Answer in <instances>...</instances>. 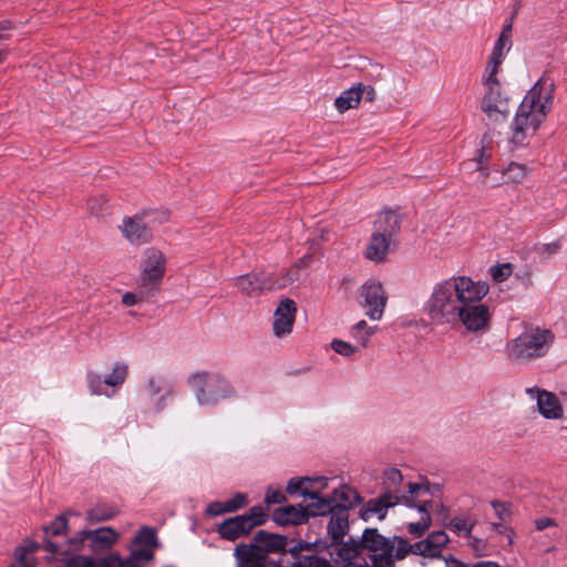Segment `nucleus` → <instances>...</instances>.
Masks as SVG:
<instances>
[{"instance_id":"f257e3e1","label":"nucleus","mask_w":567,"mask_h":567,"mask_svg":"<svg viewBox=\"0 0 567 567\" xmlns=\"http://www.w3.org/2000/svg\"><path fill=\"white\" fill-rule=\"evenodd\" d=\"M554 103V83L540 78L526 93L518 106L508 141L511 151L528 144V138L535 134L546 118Z\"/></svg>"},{"instance_id":"f03ea898","label":"nucleus","mask_w":567,"mask_h":567,"mask_svg":"<svg viewBox=\"0 0 567 567\" xmlns=\"http://www.w3.org/2000/svg\"><path fill=\"white\" fill-rule=\"evenodd\" d=\"M475 280L467 276H453L436 282L424 303V312L437 326H456V316L474 287Z\"/></svg>"},{"instance_id":"7ed1b4c3","label":"nucleus","mask_w":567,"mask_h":567,"mask_svg":"<svg viewBox=\"0 0 567 567\" xmlns=\"http://www.w3.org/2000/svg\"><path fill=\"white\" fill-rule=\"evenodd\" d=\"M555 342L550 329L538 326H527L515 338L505 344L506 358L516 364H529L545 358Z\"/></svg>"},{"instance_id":"20e7f679","label":"nucleus","mask_w":567,"mask_h":567,"mask_svg":"<svg viewBox=\"0 0 567 567\" xmlns=\"http://www.w3.org/2000/svg\"><path fill=\"white\" fill-rule=\"evenodd\" d=\"M488 291L487 282L475 281L456 316V326L462 324L467 332L481 336L491 329L492 311L489 306L483 302Z\"/></svg>"},{"instance_id":"39448f33","label":"nucleus","mask_w":567,"mask_h":567,"mask_svg":"<svg viewBox=\"0 0 567 567\" xmlns=\"http://www.w3.org/2000/svg\"><path fill=\"white\" fill-rule=\"evenodd\" d=\"M287 538L282 535L259 530L250 545H237L235 556L239 567H279L268 560V553L285 550Z\"/></svg>"},{"instance_id":"423d86ee","label":"nucleus","mask_w":567,"mask_h":567,"mask_svg":"<svg viewBox=\"0 0 567 567\" xmlns=\"http://www.w3.org/2000/svg\"><path fill=\"white\" fill-rule=\"evenodd\" d=\"M188 384L200 406L216 405L237 395L229 380L217 371L195 372L188 378Z\"/></svg>"},{"instance_id":"0eeeda50","label":"nucleus","mask_w":567,"mask_h":567,"mask_svg":"<svg viewBox=\"0 0 567 567\" xmlns=\"http://www.w3.org/2000/svg\"><path fill=\"white\" fill-rule=\"evenodd\" d=\"M400 230V218L391 212H383L379 215L374 224V230L371 240L365 249L364 256L374 262H381L385 259L394 245V236Z\"/></svg>"},{"instance_id":"6e6552de","label":"nucleus","mask_w":567,"mask_h":567,"mask_svg":"<svg viewBox=\"0 0 567 567\" xmlns=\"http://www.w3.org/2000/svg\"><path fill=\"white\" fill-rule=\"evenodd\" d=\"M498 73L484 72L482 85L484 89L481 109L489 120L504 121L508 117L509 97L503 90Z\"/></svg>"},{"instance_id":"1a4fd4ad","label":"nucleus","mask_w":567,"mask_h":567,"mask_svg":"<svg viewBox=\"0 0 567 567\" xmlns=\"http://www.w3.org/2000/svg\"><path fill=\"white\" fill-rule=\"evenodd\" d=\"M266 513L261 506H252L247 513L225 519L218 525L217 532L227 540H236L247 535L252 528L266 520Z\"/></svg>"},{"instance_id":"9d476101","label":"nucleus","mask_w":567,"mask_h":567,"mask_svg":"<svg viewBox=\"0 0 567 567\" xmlns=\"http://www.w3.org/2000/svg\"><path fill=\"white\" fill-rule=\"evenodd\" d=\"M166 272V257L155 247H148L143 251L138 281L155 290L159 291L162 280Z\"/></svg>"},{"instance_id":"9b49d317","label":"nucleus","mask_w":567,"mask_h":567,"mask_svg":"<svg viewBox=\"0 0 567 567\" xmlns=\"http://www.w3.org/2000/svg\"><path fill=\"white\" fill-rule=\"evenodd\" d=\"M152 214L142 213L131 217H124L118 227L122 235L133 245L141 246L150 243L153 238L151 227Z\"/></svg>"},{"instance_id":"f8f14e48","label":"nucleus","mask_w":567,"mask_h":567,"mask_svg":"<svg viewBox=\"0 0 567 567\" xmlns=\"http://www.w3.org/2000/svg\"><path fill=\"white\" fill-rule=\"evenodd\" d=\"M361 302L365 309V315L371 320H380L383 316L388 296L382 285L377 280H368L360 289Z\"/></svg>"},{"instance_id":"ddd939ff","label":"nucleus","mask_w":567,"mask_h":567,"mask_svg":"<svg viewBox=\"0 0 567 567\" xmlns=\"http://www.w3.org/2000/svg\"><path fill=\"white\" fill-rule=\"evenodd\" d=\"M399 503H403L408 507L414 506L412 498L409 496H400L393 492H384L378 498L370 499L361 509L360 516L365 522L374 515L382 520L385 518L388 509Z\"/></svg>"},{"instance_id":"4468645a","label":"nucleus","mask_w":567,"mask_h":567,"mask_svg":"<svg viewBox=\"0 0 567 567\" xmlns=\"http://www.w3.org/2000/svg\"><path fill=\"white\" fill-rule=\"evenodd\" d=\"M118 533L112 527H101L93 530H81L72 539L73 544H81L90 540V548L95 551H103L111 548L117 540Z\"/></svg>"},{"instance_id":"2eb2a0df","label":"nucleus","mask_w":567,"mask_h":567,"mask_svg":"<svg viewBox=\"0 0 567 567\" xmlns=\"http://www.w3.org/2000/svg\"><path fill=\"white\" fill-rule=\"evenodd\" d=\"M297 313V306L292 299L281 300L274 313L272 330L276 337L281 338L292 331Z\"/></svg>"},{"instance_id":"dca6fc26","label":"nucleus","mask_w":567,"mask_h":567,"mask_svg":"<svg viewBox=\"0 0 567 567\" xmlns=\"http://www.w3.org/2000/svg\"><path fill=\"white\" fill-rule=\"evenodd\" d=\"M449 540L444 530L433 532L425 539L414 544V554L429 558H443L441 551Z\"/></svg>"},{"instance_id":"f3484780","label":"nucleus","mask_w":567,"mask_h":567,"mask_svg":"<svg viewBox=\"0 0 567 567\" xmlns=\"http://www.w3.org/2000/svg\"><path fill=\"white\" fill-rule=\"evenodd\" d=\"M534 392L537 393L538 411L544 417L557 420L563 416V406L554 393L546 390L527 389V393L533 394Z\"/></svg>"},{"instance_id":"a211bd4d","label":"nucleus","mask_w":567,"mask_h":567,"mask_svg":"<svg viewBox=\"0 0 567 567\" xmlns=\"http://www.w3.org/2000/svg\"><path fill=\"white\" fill-rule=\"evenodd\" d=\"M329 514L328 535L331 543L339 542L343 539L349 530V511L344 506H336Z\"/></svg>"},{"instance_id":"6ab92c4d","label":"nucleus","mask_w":567,"mask_h":567,"mask_svg":"<svg viewBox=\"0 0 567 567\" xmlns=\"http://www.w3.org/2000/svg\"><path fill=\"white\" fill-rule=\"evenodd\" d=\"M309 549V545L307 543L300 542L296 546L289 549L291 555L296 558V564L298 567H332L331 564L316 554H301L302 549ZM343 567H365L361 564H349Z\"/></svg>"},{"instance_id":"aec40b11","label":"nucleus","mask_w":567,"mask_h":567,"mask_svg":"<svg viewBox=\"0 0 567 567\" xmlns=\"http://www.w3.org/2000/svg\"><path fill=\"white\" fill-rule=\"evenodd\" d=\"M331 546L333 547L330 553L332 559L336 563H344V565L353 564L351 560L359 555L361 549L360 543L352 538L348 542H343V539L333 542Z\"/></svg>"},{"instance_id":"412c9836","label":"nucleus","mask_w":567,"mask_h":567,"mask_svg":"<svg viewBox=\"0 0 567 567\" xmlns=\"http://www.w3.org/2000/svg\"><path fill=\"white\" fill-rule=\"evenodd\" d=\"M272 519L281 526L301 525L308 520V515L302 507L288 505L274 511Z\"/></svg>"},{"instance_id":"4be33fe9","label":"nucleus","mask_w":567,"mask_h":567,"mask_svg":"<svg viewBox=\"0 0 567 567\" xmlns=\"http://www.w3.org/2000/svg\"><path fill=\"white\" fill-rule=\"evenodd\" d=\"M328 480L323 476L318 477H302V478H291L287 485V493L290 495L300 494L305 498L311 492V488L318 486V489H323L327 487Z\"/></svg>"},{"instance_id":"5701e85b","label":"nucleus","mask_w":567,"mask_h":567,"mask_svg":"<svg viewBox=\"0 0 567 567\" xmlns=\"http://www.w3.org/2000/svg\"><path fill=\"white\" fill-rule=\"evenodd\" d=\"M415 508H417L420 518L417 522L409 523L406 528L408 532L414 537H421L425 534V532L430 528L432 518L430 514V508L432 507L431 501H423L420 503H414Z\"/></svg>"},{"instance_id":"b1692460","label":"nucleus","mask_w":567,"mask_h":567,"mask_svg":"<svg viewBox=\"0 0 567 567\" xmlns=\"http://www.w3.org/2000/svg\"><path fill=\"white\" fill-rule=\"evenodd\" d=\"M62 560L64 561L66 567H112V561H117L120 566H123V561L120 558L118 555L114 554L110 557H104L101 559H94L92 557L87 556H72V557H63Z\"/></svg>"},{"instance_id":"393cba45","label":"nucleus","mask_w":567,"mask_h":567,"mask_svg":"<svg viewBox=\"0 0 567 567\" xmlns=\"http://www.w3.org/2000/svg\"><path fill=\"white\" fill-rule=\"evenodd\" d=\"M234 285L238 290L249 297H259L264 291L261 288L259 272H249L234 278Z\"/></svg>"},{"instance_id":"a878e982","label":"nucleus","mask_w":567,"mask_h":567,"mask_svg":"<svg viewBox=\"0 0 567 567\" xmlns=\"http://www.w3.org/2000/svg\"><path fill=\"white\" fill-rule=\"evenodd\" d=\"M309 503L303 508L309 516H321L331 513L336 506L333 505L332 498L321 497L319 491H311L307 496Z\"/></svg>"},{"instance_id":"bb28decb","label":"nucleus","mask_w":567,"mask_h":567,"mask_svg":"<svg viewBox=\"0 0 567 567\" xmlns=\"http://www.w3.org/2000/svg\"><path fill=\"white\" fill-rule=\"evenodd\" d=\"M362 97L363 91L361 90V84L353 85L343 91L341 95L336 99L334 105L339 112L343 113L350 109L357 107Z\"/></svg>"},{"instance_id":"cd10ccee","label":"nucleus","mask_w":567,"mask_h":567,"mask_svg":"<svg viewBox=\"0 0 567 567\" xmlns=\"http://www.w3.org/2000/svg\"><path fill=\"white\" fill-rule=\"evenodd\" d=\"M509 35H505L504 33H501L499 38L497 39L492 54L487 61V64L485 66L486 72L492 73H498L501 69V64L504 59V50L509 47Z\"/></svg>"},{"instance_id":"c85d7f7f","label":"nucleus","mask_w":567,"mask_h":567,"mask_svg":"<svg viewBox=\"0 0 567 567\" xmlns=\"http://www.w3.org/2000/svg\"><path fill=\"white\" fill-rule=\"evenodd\" d=\"M157 292L137 280L134 291H127L122 296V303L125 307H133L147 302Z\"/></svg>"},{"instance_id":"c756f323","label":"nucleus","mask_w":567,"mask_h":567,"mask_svg":"<svg viewBox=\"0 0 567 567\" xmlns=\"http://www.w3.org/2000/svg\"><path fill=\"white\" fill-rule=\"evenodd\" d=\"M10 567H35V542L29 540L14 550V561Z\"/></svg>"},{"instance_id":"7c9ffc66","label":"nucleus","mask_w":567,"mask_h":567,"mask_svg":"<svg viewBox=\"0 0 567 567\" xmlns=\"http://www.w3.org/2000/svg\"><path fill=\"white\" fill-rule=\"evenodd\" d=\"M392 543L384 538L382 535L378 533L377 529L367 528L363 532L360 545L361 547L368 548L372 551H378L383 548H386Z\"/></svg>"},{"instance_id":"2f4dec72","label":"nucleus","mask_w":567,"mask_h":567,"mask_svg":"<svg viewBox=\"0 0 567 567\" xmlns=\"http://www.w3.org/2000/svg\"><path fill=\"white\" fill-rule=\"evenodd\" d=\"M128 375V365L124 362H115L112 369V372L104 377L105 385L112 388L115 392V389H118L127 379Z\"/></svg>"},{"instance_id":"473e14b6","label":"nucleus","mask_w":567,"mask_h":567,"mask_svg":"<svg viewBox=\"0 0 567 567\" xmlns=\"http://www.w3.org/2000/svg\"><path fill=\"white\" fill-rule=\"evenodd\" d=\"M331 498L334 506H344L347 511L360 501L359 494L348 486L334 489Z\"/></svg>"},{"instance_id":"72a5a7b5","label":"nucleus","mask_w":567,"mask_h":567,"mask_svg":"<svg viewBox=\"0 0 567 567\" xmlns=\"http://www.w3.org/2000/svg\"><path fill=\"white\" fill-rule=\"evenodd\" d=\"M374 333V328L369 327L364 320H360L351 328L352 338L359 343L360 349L369 344L370 337Z\"/></svg>"},{"instance_id":"f704fd0d","label":"nucleus","mask_w":567,"mask_h":567,"mask_svg":"<svg viewBox=\"0 0 567 567\" xmlns=\"http://www.w3.org/2000/svg\"><path fill=\"white\" fill-rule=\"evenodd\" d=\"M86 383L90 392L94 395L112 396L114 394V391H107L104 379H102L101 375L96 372H87Z\"/></svg>"},{"instance_id":"c9c22d12","label":"nucleus","mask_w":567,"mask_h":567,"mask_svg":"<svg viewBox=\"0 0 567 567\" xmlns=\"http://www.w3.org/2000/svg\"><path fill=\"white\" fill-rule=\"evenodd\" d=\"M259 276L262 291H270L285 288V286H281V276L275 274L271 270H261L259 271Z\"/></svg>"},{"instance_id":"e433bc0d","label":"nucleus","mask_w":567,"mask_h":567,"mask_svg":"<svg viewBox=\"0 0 567 567\" xmlns=\"http://www.w3.org/2000/svg\"><path fill=\"white\" fill-rule=\"evenodd\" d=\"M116 515V512L112 508L96 506L86 513V519L91 524L105 522L113 518Z\"/></svg>"},{"instance_id":"4c0bfd02","label":"nucleus","mask_w":567,"mask_h":567,"mask_svg":"<svg viewBox=\"0 0 567 567\" xmlns=\"http://www.w3.org/2000/svg\"><path fill=\"white\" fill-rule=\"evenodd\" d=\"M527 173L528 171L525 165L513 162L507 166L503 175L508 182L519 183L526 177Z\"/></svg>"},{"instance_id":"58836bf2","label":"nucleus","mask_w":567,"mask_h":567,"mask_svg":"<svg viewBox=\"0 0 567 567\" xmlns=\"http://www.w3.org/2000/svg\"><path fill=\"white\" fill-rule=\"evenodd\" d=\"M380 554L373 556L374 567H392L394 565V544L389 545L386 548L380 550Z\"/></svg>"},{"instance_id":"ea45409f","label":"nucleus","mask_w":567,"mask_h":567,"mask_svg":"<svg viewBox=\"0 0 567 567\" xmlns=\"http://www.w3.org/2000/svg\"><path fill=\"white\" fill-rule=\"evenodd\" d=\"M474 526L475 520L464 516H456L450 523V527L453 532L464 533L465 536H470Z\"/></svg>"},{"instance_id":"a19ab883","label":"nucleus","mask_w":567,"mask_h":567,"mask_svg":"<svg viewBox=\"0 0 567 567\" xmlns=\"http://www.w3.org/2000/svg\"><path fill=\"white\" fill-rule=\"evenodd\" d=\"M403 481V476L398 468H388L383 473V485L388 489L386 492H393Z\"/></svg>"},{"instance_id":"79ce46f5","label":"nucleus","mask_w":567,"mask_h":567,"mask_svg":"<svg viewBox=\"0 0 567 567\" xmlns=\"http://www.w3.org/2000/svg\"><path fill=\"white\" fill-rule=\"evenodd\" d=\"M488 272L494 281L503 282L507 280L513 274V266L507 262L494 265L489 268Z\"/></svg>"},{"instance_id":"37998d69","label":"nucleus","mask_w":567,"mask_h":567,"mask_svg":"<svg viewBox=\"0 0 567 567\" xmlns=\"http://www.w3.org/2000/svg\"><path fill=\"white\" fill-rule=\"evenodd\" d=\"M331 348L338 354L347 358L354 355L360 350V348L340 339H333L331 341Z\"/></svg>"},{"instance_id":"c03bdc74","label":"nucleus","mask_w":567,"mask_h":567,"mask_svg":"<svg viewBox=\"0 0 567 567\" xmlns=\"http://www.w3.org/2000/svg\"><path fill=\"white\" fill-rule=\"evenodd\" d=\"M561 248L560 241H553L547 244H540L535 247L536 252L542 258L546 259L556 255Z\"/></svg>"},{"instance_id":"a18cd8bd","label":"nucleus","mask_w":567,"mask_h":567,"mask_svg":"<svg viewBox=\"0 0 567 567\" xmlns=\"http://www.w3.org/2000/svg\"><path fill=\"white\" fill-rule=\"evenodd\" d=\"M66 527L68 520L63 515H61L58 516L49 526L44 527V533L45 535L56 536L64 533Z\"/></svg>"},{"instance_id":"49530a36","label":"nucleus","mask_w":567,"mask_h":567,"mask_svg":"<svg viewBox=\"0 0 567 567\" xmlns=\"http://www.w3.org/2000/svg\"><path fill=\"white\" fill-rule=\"evenodd\" d=\"M135 543L145 544V545H154L156 543L155 530L151 527L141 528L135 538Z\"/></svg>"},{"instance_id":"de8ad7c7","label":"nucleus","mask_w":567,"mask_h":567,"mask_svg":"<svg viewBox=\"0 0 567 567\" xmlns=\"http://www.w3.org/2000/svg\"><path fill=\"white\" fill-rule=\"evenodd\" d=\"M409 553L414 554V544L411 545L408 540L400 538L398 540L396 547L394 546L393 554H394L395 560L403 559Z\"/></svg>"},{"instance_id":"09e8293b","label":"nucleus","mask_w":567,"mask_h":567,"mask_svg":"<svg viewBox=\"0 0 567 567\" xmlns=\"http://www.w3.org/2000/svg\"><path fill=\"white\" fill-rule=\"evenodd\" d=\"M227 513L236 512L247 505V496L243 493H237L230 499L226 501Z\"/></svg>"},{"instance_id":"8fccbe9b","label":"nucleus","mask_w":567,"mask_h":567,"mask_svg":"<svg viewBox=\"0 0 567 567\" xmlns=\"http://www.w3.org/2000/svg\"><path fill=\"white\" fill-rule=\"evenodd\" d=\"M287 501L286 498V495L280 489H275V488H271L269 487L266 492V496H265V502L268 504V505H271V504H281V503H285Z\"/></svg>"},{"instance_id":"3c124183","label":"nucleus","mask_w":567,"mask_h":567,"mask_svg":"<svg viewBox=\"0 0 567 567\" xmlns=\"http://www.w3.org/2000/svg\"><path fill=\"white\" fill-rule=\"evenodd\" d=\"M163 389L164 380L162 378L152 377L148 379L146 390L151 396L159 394Z\"/></svg>"},{"instance_id":"603ef678","label":"nucleus","mask_w":567,"mask_h":567,"mask_svg":"<svg viewBox=\"0 0 567 567\" xmlns=\"http://www.w3.org/2000/svg\"><path fill=\"white\" fill-rule=\"evenodd\" d=\"M535 529L538 532L548 529V528H558V524L554 518L542 516L535 519Z\"/></svg>"},{"instance_id":"864d4df0","label":"nucleus","mask_w":567,"mask_h":567,"mask_svg":"<svg viewBox=\"0 0 567 567\" xmlns=\"http://www.w3.org/2000/svg\"><path fill=\"white\" fill-rule=\"evenodd\" d=\"M299 271H300V269L297 268L296 266H293L289 270L281 274L280 275L281 276V286H285V288H286L293 281H296L299 278Z\"/></svg>"},{"instance_id":"5fc2aeb1","label":"nucleus","mask_w":567,"mask_h":567,"mask_svg":"<svg viewBox=\"0 0 567 567\" xmlns=\"http://www.w3.org/2000/svg\"><path fill=\"white\" fill-rule=\"evenodd\" d=\"M492 506L493 508L495 509V514L496 516L501 519V520H505L506 518L509 517L511 515V512H509V507L507 504L505 503H501L498 501H493L492 502Z\"/></svg>"},{"instance_id":"6e6d98bb","label":"nucleus","mask_w":567,"mask_h":567,"mask_svg":"<svg viewBox=\"0 0 567 567\" xmlns=\"http://www.w3.org/2000/svg\"><path fill=\"white\" fill-rule=\"evenodd\" d=\"M226 502H213L207 506L206 513L209 516H218L227 513Z\"/></svg>"},{"instance_id":"4d7b16f0","label":"nucleus","mask_w":567,"mask_h":567,"mask_svg":"<svg viewBox=\"0 0 567 567\" xmlns=\"http://www.w3.org/2000/svg\"><path fill=\"white\" fill-rule=\"evenodd\" d=\"M175 395V392L172 388H167L163 395L158 399L155 410L156 412H161L167 405V402L171 401Z\"/></svg>"},{"instance_id":"13d9d810","label":"nucleus","mask_w":567,"mask_h":567,"mask_svg":"<svg viewBox=\"0 0 567 567\" xmlns=\"http://www.w3.org/2000/svg\"><path fill=\"white\" fill-rule=\"evenodd\" d=\"M470 538V546L474 549L477 556H483L485 554L486 544L484 540L474 537L467 536Z\"/></svg>"},{"instance_id":"bf43d9fd","label":"nucleus","mask_w":567,"mask_h":567,"mask_svg":"<svg viewBox=\"0 0 567 567\" xmlns=\"http://www.w3.org/2000/svg\"><path fill=\"white\" fill-rule=\"evenodd\" d=\"M492 526L497 533L507 534L508 543L513 544V536L515 533L512 528H508L507 526L503 525L502 523H493Z\"/></svg>"},{"instance_id":"052dcab7","label":"nucleus","mask_w":567,"mask_h":567,"mask_svg":"<svg viewBox=\"0 0 567 567\" xmlns=\"http://www.w3.org/2000/svg\"><path fill=\"white\" fill-rule=\"evenodd\" d=\"M429 492V487L427 486H424V485H421V484H417V483H409V494L408 495L409 497L413 498L414 495H417L420 493H427ZM413 503L414 499H412Z\"/></svg>"},{"instance_id":"680f3d73","label":"nucleus","mask_w":567,"mask_h":567,"mask_svg":"<svg viewBox=\"0 0 567 567\" xmlns=\"http://www.w3.org/2000/svg\"><path fill=\"white\" fill-rule=\"evenodd\" d=\"M445 560L446 567H467V565L454 556L443 557Z\"/></svg>"},{"instance_id":"e2e57ef3","label":"nucleus","mask_w":567,"mask_h":567,"mask_svg":"<svg viewBox=\"0 0 567 567\" xmlns=\"http://www.w3.org/2000/svg\"><path fill=\"white\" fill-rule=\"evenodd\" d=\"M43 548L51 554V558H55L59 553V546L53 542H45Z\"/></svg>"},{"instance_id":"0e129e2a","label":"nucleus","mask_w":567,"mask_h":567,"mask_svg":"<svg viewBox=\"0 0 567 567\" xmlns=\"http://www.w3.org/2000/svg\"><path fill=\"white\" fill-rule=\"evenodd\" d=\"M361 90L363 91V96H365L369 101H373L375 97V90L370 85H362Z\"/></svg>"},{"instance_id":"69168bd1","label":"nucleus","mask_w":567,"mask_h":567,"mask_svg":"<svg viewBox=\"0 0 567 567\" xmlns=\"http://www.w3.org/2000/svg\"><path fill=\"white\" fill-rule=\"evenodd\" d=\"M133 557L136 559H151L152 554L146 549H137L133 551Z\"/></svg>"},{"instance_id":"338daca9","label":"nucleus","mask_w":567,"mask_h":567,"mask_svg":"<svg viewBox=\"0 0 567 567\" xmlns=\"http://www.w3.org/2000/svg\"><path fill=\"white\" fill-rule=\"evenodd\" d=\"M311 260V257L310 256H303L302 258H300L297 262H296V267L301 269V268H306L309 266V262Z\"/></svg>"},{"instance_id":"774afa93","label":"nucleus","mask_w":567,"mask_h":567,"mask_svg":"<svg viewBox=\"0 0 567 567\" xmlns=\"http://www.w3.org/2000/svg\"><path fill=\"white\" fill-rule=\"evenodd\" d=\"M472 567H499V565L495 561L484 560L474 564Z\"/></svg>"}]
</instances>
